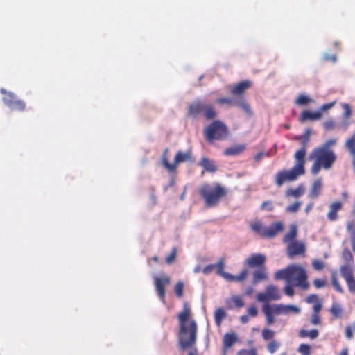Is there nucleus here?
I'll list each match as a JSON object with an SVG mask.
<instances>
[{
	"label": "nucleus",
	"instance_id": "46",
	"mask_svg": "<svg viewBox=\"0 0 355 355\" xmlns=\"http://www.w3.org/2000/svg\"><path fill=\"white\" fill-rule=\"evenodd\" d=\"M331 284H332L334 289L336 291L341 293L343 292V290L341 286L340 285V284L337 279L336 275L335 274H333L331 275Z\"/></svg>",
	"mask_w": 355,
	"mask_h": 355
},
{
	"label": "nucleus",
	"instance_id": "59",
	"mask_svg": "<svg viewBox=\"0 0 355 355\" xmlns=\"http://www.w3.org/2000/svg\"><path fill=\"white\" fill-rule=\"evenodd\" d=\"M323 58L324 60L327 62L332 61L335 62L336 61V56L335 55H329V54H324Z\"/></svg>",
	"mask_w": 355,
	"mask_h": 355
},
{
	"label": "nucleus",
	"instance_id": "41",
	"mask_svg": "<svg viewBox=\"0 0 355 355\" xmlns=\"http://www.w3.org/2000/svg\"><path fill=\"white\" fill-rule=\"evenodd\" d=\"M336 143V139H328L322 146L318 147L323 150H327L328 151H334L331 148V147L334 146Z\"/></svg>",
	"mask_w": 355,
	"mask_h": 355
},
{
	"label": "nucleus",
	"instance_id": "53",
	"mask_svg": "<svg viewBox=\"0 0 355 355\" xmlns=\"http://www.w3.org/2000/svg\"><path fill=\"white\" fill-rule=\"evenodd\" d=\"M284 293L286 295L292 297L294 293V289L292 284L286 285L284 288Z\"/></svg>",
	"mask_w": 355,
	"mask_h": 355
},
{
	"label": "nucleus",
	"instance_id": "32",
	"mask_svg": "<svg viewBox=\"0 0 355 355\" xmlns=\"http://www.w3.org/2000/svg\"><path fill=\"white\" fill-rule=\"evenodd\" d=\"M329 311L332 315V318L336 319L342 317L343 309L339 304L333 303Z\"/></svg>",
	"mask_w": 355,
	"mask_h": 355
},
{
	"label": "nucleus",
	"instance_id": "58",
	"mask_svg": "<svg viewBox=\"0 0 355 355\" xmlns=\"http://www.w3.org/2000/svg\"><path fill=\"white\" fill-rule=\"evenodd\" d=\"M214 269H215L214 264H209L203 268L202 272L205 275H209L213 271Z\"/></svg>",
	"mask_w": 355,
	"mask_h": 355
},
{
	"label": "nucleus",
	"instance_id": "11",
	"mask_svg": "<svg viewBox=\"0 0 355 355\" xmlns=\"http://www.w3.org/2000/svg\"><path fill=\"white\" fill-rule=\"evenodd\" d=\"M155 286L160 300L165 303L166 290L165 287L171 284V279L167 275H162L154 279Z\"/></svg>",
	"mask_w": 355,
	"mask_h": 355
},
{
	"label": "nucleus",
	"instance_id": "52",
	"mask_svg": "<svg viewBox=\"0 0 355 355\" xmlns=\"http://www.w3.org/2000/svg\"><path fill=\"white\" fill-rule=\"evenodd\" d=\"M320 299L318 297V296L315 294H311L309 296H307V297L306 298V302L309 304H311V303H316V302H320Z\"/></svg>",
	"mask_w": 355,
	"mask_h": 355
},
{
	"label": "nucleus",
	"instance_id": "57",
	"mask_svg": "<svg viewBox=\"0 0 355 355\" xmlns=\"http://www.w3.org/2000/svg\"><path fill=\"white\" fill-rule=\"evenodd\" d=\"M323 125L324 128L327 130H332L335 127V123L332 120L325 121Z\"/></svg>",
	"mask_w": 355,
	"mask_h": 355
},
{
	"label": "nucleus",
	"instance_id": "51",
	"mask_svg": "<svg viewBox=\"0 0 355 355\" xmlns=\"http://www.w3.org/2000/svg\"><path fill=\"white\" fill-rule=\"evenodd\" d=\"M313 284L316 288H321L326 286L327 282L324 279H315L313 280Z\"/></svg>",
	"mask_w": 355,
	"mask_h": 355
},
{
	"label": "nucleus",
	"instance_id": "23",
	"mask_svg": "<svg viewBox=\"0 0 355 355\" xmlns=\"http://www.w3.org/2000/svg\"><path fill=\"white\" fill-rule=\"evenodd\" d=\"M225 304L228 309H232L235 307L240 309L244 306L243 300L239 295L232 296L225 301Z\"/></svg>",
	"mask_w": 355,
	"mask_h": 355
},
{
	"label": "nucleus",
	"instance_id": "35",
	"mask_svg": "<svg viewBox=\"0 0 355 355\" xmlns=\"http://www.w3.org/2000/svg\"><path fill=\"white\" fill-rule=\"evenodd\" d=\"M226 313L223 309L218 308V309L216 310V311L214 312V319L217 326L220 325L222 320L224 319Z\"/></svg>",
	"mask_w": 355,
	"mask_h": 355
},
{
	"label": "nucleus",
	"instance_id": "16",
	"mask_svg": "<svg viewBox=\"0 0 355 355\" xmlns=\"http://www.w3.org/2000/svg\"><path fill=\"white\" fill-rule=\"evenodd\" d=\"M284 229V224L281 221L272 223L270 227H266L262 234L263 238H273Z\"/></svg>",
	"mask_w": 355,
	"mask_h": 355
},
{
	"label": "nucleus",
	"instance_id": "37",
	"mask_svg": "<svg viewBox=\"0 0 355 355\" xmlns=\"http://www.w3.org/2000/svg\"><path fill=\"white\" fill-rule=\"evenodd\" d=\"M275 335V332L273 330L269 329H263L261 332L262 338L264 340L268 341L270 340H272Z\"/></svg>",
	"mask_w": 355,
	"mask_h": 355
},
{
	"label": "nucleus",
	"instance_id": "8",
	"mask_svg": "<svg viewBox=\"0 0 355 355\" xmlns=\"http://www.w3.org/2000/svg\"><path fill=\"white\" fill-rule=\"evenodd\" d=\"M214 266L216 269V273L223 277L227 282H243L246 280L248 276V270L247 268H243L237 275H234L225 272V263L223 258H220L218 262L214 264Z\"/></svg>",
	"mask_w": 355,
	"mask_h": 355
},
{
	"label": "nucleus",
	"instance_id": "18",
	"mask_svg": "<svg viewBox=\"0 0 355 355\" xmlns=\"http://www.w3.org/2000/svg\"><path fill=\"white\" fill-rule=\"evenodd\" d=\"M205 105V103L200 101H194L188 108V115L189 116L196 117L200 114H203Z\"/></svg>",
	"mask_w": 355,
	"mask_h": 355
},
{
	"label": "nucleus",
	"instance_id": "42",
	"mask_svg": "<svg viewBox=\"0 0 355 355\" xmlns=\"http://www.w3.org/2000/svg\"><path fill=\"white\" fill-rule=\"evenodd\" d=\"M176 255H177V248H176V247H173L171 253L169 254V255L166 257V259H165L166 263H167L168 265L173 263L175 261Z\"/></svg>",
	"mask_w": 355,
	"mask_h": 355
},
{
	"label": "nucleus",
	"instance_id": "45",
	"mask_svg": "<svg viewBox=\"0 0 355 355\" xmlns=\"http://www.w3.org/2000/svg\"><path fill=\"white\" fill-rule=\"evenodd\" d=\"M312 100L308 96L301 94L300 95L295 101V103L300 105H304L311 102Z\"/></svg>",
	"mask_w": 355,
	"mask_h": 355
},
{
	"label": "nucleus",
	"instance_id": "15",
	"mask_svg": "<svg viewBox=\"0 0 355 355\" xmlns=\"http://www.w3.org/2000/svg\"><path fill=\"white\" fill-rule=\"evenodd\" d=\"M340 273L346 281L349 292L355 293V279L354 278L352 269L346 266H342L340 268Z\"/></svg>",
	"mask_w": 355,
	"mask_h": 355
},
{
	"label": "nucleus",
	"instance_id": "26",
	"mask_svg": "<svg viewBox=\"0 0 355 355\" xmlns=\"http://www.w3.org/2000/svg\"><path fill=\"white\" fill-rule=\"evenodd\" d=\"M245 149V146L244 144H239L230 146L224 150V155L227 156H235L243 153Z\"/></svg>",
	"mask_w": 355,
	"mask_h": 355
},
{
	"label": "nucleus",
	"instance_id": "43",
	"mask_svg": "<svg viewBox=\"0 0 355 355\" xmlns=\"http://www.w3.org/2000/svg\"><path fill=\"white\" fill-rule=\"evenodd\" d=\"M184 284L181 281H178L175 286L174 291L178 297L181 298L183 295Z\"/></svg>",
	"mask_w": 355,
	"mask_h": 355
},
{
	"label": "nucleus",
	"instance_id": "30",
	"mask_svg": "<svg viewBox=\"0 0 355 355\" xmlns=\"http://www.w3.org/2000/svg\"><path fill=\"white\" fill-rule=\"evenodd\" d=\"M203 116L207 120L214 119L217 116V112L211 104H205L203 111Z\"/></svg>",
	"mask_w": 355,
	"mask_h": 355
},
{
	"label": "nucleus",
	"instance_id": "50",
	"mask_svg": "<svg viewBox=\"0 0 355 355\" xmlns=\"http://www.w3.org/2000/svg\"><path fill=\"white\" fill-rule=\"evenodd\" d=\"M343 257L345 261H350L353 260V256L348 248H345L343 251Z\"/></svg>",
	"mask_w": 355,
	"mask_h": 355
},
{
	"label": "nucleus",
	"instance_id": "34",
	"mask_svg": "<svg viewBox=\"0 0 355 355\" xmlns=\"http://www.w3.org/2000/svg\"><path fill=\"white\" fill-rule=\"evenodd\" d=\"M168 149L166 148L164 150L162 156V162L164 165V166L170 172L175 171V165H172V164H170L168 160L167 157V153H168Z\"/></svg>",
	"mask_w": 355,
	"mask_h": 355
},
{
	"label": "nucleus",
	"instance_id": "60",
	"mask_svg": "<svg viewBox=\"0 0 355 355\" xmlns=\"http://www.w3.org/2000/svg\"><path fill=\"white\" fill-rule=\"evenodd\" d=\"M334 104H335V102L324 104V105H322L321 106L320 110L322 111V112H324V111H326L327 110H329V109H331V107H334Z\"/></svg>",
	"mask_w": 355,
	"mask_h": 355
},
{
	"label": "nucleus",
	"instance_id": "55",
	"mask_svg": "<svg viewBox=\"0 0 355 355\" xmlns=\"http://www.w3.org/2000/svg\"><path fill=\"white\" fill-rule=\"evenodd\" d=\"M322 307L321 301L316 302L313 306V313H320Z\"/></svg>",
	"mask_w": 355,
	"mask_h": 355
},
{
	"label": "nucleus",
	"instance_id": "25",
	"mask_svg": "<svg viewBox=\"0 0 355 355\" xmlns=\"http://www.w3.org/2000/svg\"><path fill=\"white\" fill-rule=\"evenodd\" d=\"M297 236V227L296 225L292 224L290 226L288 232L284 234L283 237V242L285 243H289L290 242L297 241L295 239Z\"/></svg>",
	"mask_w": 355,
	"mask_h": 355
},
{
	"label": "nucleus",
	"instance_id": "3",
	"mask_svg": "<svg viewBox=\"0 0 355 355\" xmlns=\"http://www.w3.org/2000/svg\"><path fill=\"white\" fill-rule=\"evenodd\" d=\"M295 164L290 170H281L277 172L274 181L280 187L286 182L295 181L300 176L305 173V153L304 150H297L294 154Z\"/></svg>",
	"mask_w": 355,
	"mask_h": 355
},
{
	"label": "nucleus",
	"instance_id": "4",
	"mask_svg": "<svg viewBox=\"0 0 355 355\" xmlns=\"http://www.w3.org/2000/svg\"><path fill=\"white\" fill-rule=\"evenodd\" d=\"M309 159L312 161L311 173L313 175H318L323 169H331L337 159V155L334 151H328L318 147L314 148L309 155Z\"/></svg>",
	"mask_w": 355,
	"mask_h": 355
},
{
	"label": "nucleus",
	"instance_id": "22",
	"mask_svg": "<svg viewBox=\"0 0 355 355\" xmlns=\"http://www.w3.org/2000/svg\"><path fill=\"white\" fill-rule=\"evenodd\" d=\"M345 146L348 150L349 153L352 157V165L355 172V132L346 140Z\"/></svg>",
	"mask_w": 355,
	"mask_h": 355
},
{
	"label": "nucleus",
	"instance_id": "48",
	"mask_svg": "<svg viewBox=\"0 0 355 355\" xmlns=\"http://www.w3.org/2000/svg\"><path fill=\"white\" fill-rule=\"evenodd\" d=\"M248 315L254 318L258 315V311L255 305L252 304L247 309Z\"/></svg>",
	"mask_w": 355,
	"mask_h": 355
},
{
	"label": "nucleus",
	"instance_id": "44",
	"mask_svg": "<svg viewBox=\"0 0 355 355\" xmlns=\"http://www.w3.org/2000/svg\"><path fill=\"white\" fill-rule=\"evenodd\" d=\"M298 352L302 355H311V347L308 344H300L298 347Z\"/></svg>",
	"mask_w": 355,
	"mask_h": 355
},
{
	"label": "nucleus",
	"instance_id": "19",
	"mask_svg": "<svg viewBox=\"0 0 355 355\" xmlns=\"http://www.w3.org/2000/svg\"><path fill=\"white\" fill-rule=\"evenodd\" d=\"M267 279L268 275L265 266L257 268L254 271H253L252 280V283L253 284H257L260 282L265 281Z\"/></svg>",
	"mask_w": 355,
	"mask_h": 355
},
{
	"label": "nucleus",
	"instance_id": "63",
	"mask_svg": "<svg viewBox=\"0 0 355 355\" xmlns=\"http://www.w3.org/2000/svg\"><path fill=\"white\" fill-rule=\"evenodd\" d=\"M249 320V316L248 315H241L240 317V321L243 324H246Z\"/></svg>",
	"mask_w": 355,
	"mask_h": 355
},
{
	"label": "nucleus",
	"instance_id": "2",
	"mask_svg": "<svg viewBox=\"0 0 355 355\" xmlns=\"http://www.w3.org/2000/svg\"><path fill=\"white\" fill-rule=\"evenodd\" d=\"M281 297L279 289L273 284L267 286L264 293H259L257 295V300L263 302L261 310L266 316V322L268 325H271L275 322V315L288 314L290 312L298 313L300 311V309L294 305H284L282 304L270 305L268 303L272 300H279Z\"/></svg>",
	"mask_w": 355,
	"mask_h": 355
},
{
	"label": "nucleus",
	"instance_id": "5",
	"mask_svg": "<svg viewBox=\"0 0 355 355\" xmlns=\"http://www.w3.org/2000/svg\"><path fill=\"white\" fill-rule=\"evenodd\" d=\"M198 193L203 199L206 207H213L216 206L220 200L227 196V191L219 183H214V184H204L200 187Z\"/></svg>",
	"mask_w": 355,
	"mask_h": 355
},
{
	"label": "nucleus",
	"instance_id": "31",
	"mask_svg": "<svg viewBox=\"0 0 355 355\" xmlns=\"http://www.w3.org/2000/svg\"><path fill=\"white\" fill-rule=\"evenodd\" d=\"M290 275V266L286 268L277 270L275 273V279L277 280H285L288 284V277Z\"/></svg>",
	"mask_w": 355,
	"mask_h": 355
},
{
	"label": "nucleus",
	"instance_id": "28",
	"mask_svg": "<svg viewBox=\"0 0 355 355\" xmlns=\"http://www.w3.org/2000/svg\"><path fill=\"white\" fill-rule=\"evenodd\" d=\"M201 166L206 171L215 173L217 171V166L214 163L207 157H203L200 162Z\"/></svg>",
	"mask_w": 355,
	"mask_h": 355
},
{
	"label": "nucleus",
	"instance_id": "64",
	"mask_svg": "<svg viewBox=\"0 0 355 355\" xmlns=\"http://www.w3.org/2000/svg\"><path fill=\"white\" fill-rule=\"evenodd\" d=\"M351 245L353 252L355 253V236H352L351 238Z\"/></svg>",
	"mask_w": 355,
	"mask_h": 355
},
{
	"label": "nucleus",
	"instance_id": "17",
	"mask_svg": "<svg viewBox=\"0 0 355 355\" xmlns=\"http://www.w3.org/2000/svg\"><path fill=\"white\" fill-rule=\"evenodd\" d=\"M343 209V204L340 201H335L330 204L329 210L327 217L330 221H336L338 218V212Z\"/></svg>",
	"mask_w": 355,
	"mask_h": 355
},
{
	"label": "nucleus",
	"instance_id": "27",
	"mask_svg": "<svg viewBox=\"0 0 355 355\" xmlns=\"http://www.w3.org/2000/svg\"><path fill=\"white\" fill-rule=\"evenodd\" d=\"M236 340L237 337L234 334L227 333L224 335L223 340L224 354H225V352L230 349Z\"/></svg>",
	"mask_w": 355,
	"mask_h": 355
},
{
	"label": "nucleus",
	"instance_id": "24",
	"mask_svg": "<svg viewBox=\"0 0 355 355\" xmlns=\"http://www.w3.org/2000/svg\"><path fill=\"white\" fill-rule=\"evenodd\" d=\"M322 117V113L319 111L312 112L309 110L303 111L300 117V121H305L307 120L315 121Z\"/></svg>",
	"mask_w": 355,
	"mask_h": 355
},
{
	"label": "nucleus",
	"instance_id": "9",
	"mask_svg": "<svg viewBox=\"0 0 355 355\" xmlns=\"http://www.w3.org/2000/svg\"><path fill=\"white\" fill-rule=\"evenodd\" d=\"M1 93L4 96L2 98L3 103L11 110L22 112L26 109V103L22 100L18 99L17 96L5 89H1Z\"/></svg>",
	"mask_w": 355,
	"mask_h": 355
},
{
	"label": "nucleus",
	"instance_id": "40",
	"mask_svg": "<svg viewBox=\"0 0 355 355\" xmlns=\"http://www.w3.org/2000/svg\"><path fill=\"white\" fill-rule=\"evenodd\" d=\"M251 229L259 234L262 237V234L263 230H265L264 227H263L262 224L260 222H255L250 225Z\"/></svg>",
	"mask_w": 355,
	"mask_h": 355
},
{
	"label": "nucleus",
	"instance_id": "38",
	"mask_svg": "<svg viewBox=\"0 0 355 355\" xmlns=\"http://www.w3.org/2000/svg\"><path fill=\"white\" fill-rule=\"evenodd\" d=\"M279 346L280 343L278 341L275 340H272L268 343L267 349L270 354H274L275 352L277 351Z\"/></svg>",
	"mask_w": 355,
	"mask_h": 355
},
{
	"label": "nucleus",
	"instance_id": "61",
	"mask_svg": "<svg viewBox=\"0 0 355 355\" xmlns=\"http://www.w3.org/2000/svg\"><path fill=\"white\" fill-rule=\"evenodd\" d=\"M343 107L345 109V114L346 117H349L351 115V109L348 104H345L343 105Z\"/></svg>",
	"mask_w": 355,
	"mask_h": 355
},
{
	"label": "nucleus",
	"instance_id": "56",
	"mask_svg": "<svg viewBox=\"0 0 355 355\" xmlns=\"http://www.w3.org/2000/svg\"><path fill=\"white\" fill-rule=\"evenodd\" d=\"M311 322L314 325L319 324L320 322L319 313H312Z\"/></svg>",
	"mask_w": 355,
	"mask_h": 355
},
{
	"label": "nucleus",
	"instance_id": "10",
	"mask_svg": "<svg viewBox=\"0 0 355 355\" xmlns=\"http://www.w3.org/2000/svg\"><path fill=\"white\" fill-rule=\"evenodd\" d=\"M216 103L220 105H227L230 107L236 106L243 109L247 114L250 115L252 114L250 106L247 103L245 97H223L216 99Z\"/></svg>",
	"mask_w": 355,
	"mask_h": 355
},
{
	"label": "nucleus",
	"instance_id": "13",
	"mask_svg": "<svg viewBox=\"0 0 355 355\" xmlns=\"http://www.w3.org/2000/svg\"><path fill=\"white\" fill-rule=\"evenodd\" d=\"M252 82L249 80H242L236 85L231 86L230 89V94L234 97H244L245 91L250 88Z\"/></svg>",
	"mask_w": 355,
	"mask_h": 355
},
{
	"label": "nucleus",
	"instance_id": "20",
	"mask_svg": "<svg viewBox=\"0 0 355 355\" xmlns=\"http://www.w3.org/2000/svg\"><path fill=\"white\" fill-rule=\"evenodd\" d=\"M322 182L321 178H318L313 181L312 183L309 196L311 198H318L322 191Z\"/></svg>",
	"mask_w": 355,
	"mask_h": 355
},
{
	"label": "nucleus",
	"instance_id": "1",
	"mask_svg": "<svg viewBox=\"0 0 355 355\" xmlns=\"http://www.w3.org/2000/svg\"><path fill=\"white\" fill-rule=\"evenodd\" d=\"M191 312L187 303L184 304L183 310L178 315L179 322L178 346L180 350L190 349L188 355H198L196 347L198 325L191 318Z\"/></svg>",
	"mask_w": 355,
	"mask_h": 355
},
{
	"label": "nucleus",
	"instance_id": "12",
	"mask_svg": "<svg viewBox=\"0 0 355 355\" xmlns=\"http://www.w3.org/2000/svg\"><path fill=\"white\" fill-rule=\"evenodd\" d=\"M306 251V246L302 241H294L290 242L286 248L287 255L290 258L295 256L304 254Z\"/></svg>",
	"mask_w": 355,
	"mask_h": 355
},
{
	"label": "nucleus",
	"instance_id": "33",
	"mask_svg": "<svg viewBox=\"0 0 355 355\" xmlns=\"http://www.w3.org/2000/svg\"><path fill=\"white\" fill-rule=\"evenodd\" d=\"M319 335V332L317 329H312L311 331H307L304 329H302L299 332V336L301 338H306L309 337L311 339L316 338Z\"/></svg>",
	"mask_w": 355,
	"mask_h": 355
},
{
	"label": "nucleus",
	"instance_id": "7",
	"mask_svg": "<svg viewBox=\"0 0 355 355\" xmlns=\"http://www.w3.org/2000/svg\"><path fill=\"white\" fill-rule=\"evenodd\" d=\"M307 278L308 277L304 268L297 265H290L289 284L299 287L302 290H307L309 287Z\"/></svg>",
	"mask_w": 355,
	"mask_h": 355
},
{
	"label": "nucleus",
	"instance_id": "39",
	"mask_svg": "<svg viewBox=\"0 0 355 355\" xmlns=\"http://www.w3.org/2000/svg\"><path fill=\"white\" fill-rule=\"evenodd\" d=\"M274 208V202L272 200L264 201L260 206L261 211H272Z\"/></svg>",
	"mask_w": 355,
	"mask_h": 355
},
{
	"label": "nucleus",
	"instance_id": "49",
	"mask_svg": "<svg viewBox=\"0 0 355 355\" xmlns=\"http://www.w3.org/2000/svg\"><path fill=\"white\" fill-rule=\"evenodd\" d=\"M312 266L313 268L316 270H321L324 267L323 261L320 260H313L312 262Z\"/></svg>",
	"mask_w": 355,
	"mask_h": 355
},
{
	"label": "nucleus",
	"instance_id": "62",
	"mask_svg": "<svg viewBox=\"0 0 355 355\" xmlns=\"http://www.w3.org/2000/svg\"><path fill=\"white\" fill-rule=\"evenodd\" d=\"M263 155H264V153H263V152H259V153H257V154L254 156V160H255L256 162H259V161L262 159V157H263Z\"/></svg>",
	"mask_w": 355,
	"mask_h": 355
},
{
	"label": "nucleus",
	"instance_id": "29",
	"mask_svg": "<svg viewBox=\"0 0 355 355\" xmlns=\"http://www.w3.org/2000/svg\"><path fill=\"white\" fill-rule=\"evenodd\" d=\"M304 193V187L302 184L298 185L295 189H288L286 191V197L299 198Z\"/></svg>",
	"mask_w": 355,
	"mask_h": 355
},
{
	"label": "nucleus",
	"instance_id": "14",
	"mask_svg": "<svg viewBox=\"0 0 355 355\" xmlns=\"http://www.w3.org/2000/svg\"><path fill=\"white\" fill-rule=\"evenodd\" d=\"M266 259V256L263 254H252L245 260L244 265L250 268H259L264 266Z\"/></svg>",
	"mask_w": 355,
	"mask_h": 355
},
{
	"label": "nucleus",
	"instance_id": "6",
	"mask_svg": "<svg viewBox=\"0 0 355 355\" xmlns=\"http://www.w3.org/2000/svg\"><path fill=\"white\" fill-rule=\"evenodd\" d=\"M205 137L209 143L226 139L229 135L227 126L220 120H214L204 130Z\"/></svg>",
	"mask_w": 355,
	"mask_h": 355
},
{
	"label": "nucleus",
	"instance_id": "54",
	"mask_svg": "<svg viewBox=\"0 0 355 355\" xmlns=\"http://www.w3.org/2000/svg\"><path fill=\"white\" fill-rule=\"evenodd\" d=\"M345 336L348 340H351L353 338L352 327L347 325L345 328Z\"/></svg>",
	"mask_w": 355,
	"mask_h": 355
},
{
	"label": "nucleus",
	"instance_id": "21",
	"mask_svg": "<svg viewBox=\"0 0 355 355\" xmlns=\"http://www.w3.org/2000/svg\"><path fill=\"white\" fill-rule=\"evenodd\" d=\"M191 159V152L190 150H187L185 153H183L181 150H179L175 156L174 162L172 165H175V171L177 168V166L179 164L182 162H184L186 161H189Z\"/></svg>",
	"mask_w": 355,
	"mask_h": 355
},
{
	"label": "nucleus",
	"instance_id": "36",
	"mask_svg": "<svg viewBox=\"0 0 355 355\" xmlns=\"http://www.w3.org/2000/svg\"><path fill=\"white\" fill-rule=\"evenodd\" d=\"M310 137V132L308 130L304 135L299 136L297 137V139H300L302 141V146L298 150H304L305 153V155H306V146L309 141Z\"/></svg>",
	"mask_w": 355,
	"mask_h": 355
},
{
	"label": "nucleus",
	"instance_id": "47",
	"mask_svg": "<svg viewBox=\"0 0 355 355\" xmlns=\"http://www.w3.org/2000/svg\"><path fill=\"white\" fill-rule=\"evenodd\" d=\"M301 207V202H296L293 204L289 205L286 207V211L290 213H295Z\"/></svg>",
	"mask_w": 355,
	"mask_h": 355
}]
</instances>
